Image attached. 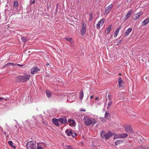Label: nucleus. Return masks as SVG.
Returning <instances> with one entry per match:
<instances>
[{
  "label": "nucleus",
  "instance_id": "nucleus-35",
  "mask_svg": "<svg viewBox=\"0 0 149 149\" xmlns=\"http://www.w3.org/2000/svg\"><path fill=\"white\" fill-rule=\"evenodd\" d=\"M66 149H72V147L71 146L69 145V146H67Z\"/></svg>",
  "mask_w": 149,
  "mask_h": 149
},
{
  "label": "nucleus",
  "instance_id": "nucleus-31",
  "mask_svg": "<svg viewBox=\"0 0 149 149\" xmlns=\"http://www.w3.org/2000/svg\"><path fill=\"white\" fill-rule=\"evenodd\" d=\"M18 5V3L17 1H15L14 3V7H16Z\"/></svg>",
  "mask_w": 149,
  "mask_h": 149
},
{
  "label": "nucleus",
  "instance_id": "nucleus-26",
  "mask_svg": "<svg viewBox=\"0 0 149 149\" xmlns=\"http://www.w3.org/2000/svg\"><path fill=\"white\" fill-rule=\"evenodd\" d=\"M110 116V114L109 113V112L107 111L104 115V118L106 119H108L109 117Z\"/></svg>",
  "mask_w": 149,
  "mask_h": 149
},
{
  "label": "nucleus",
  "instance_id": "nucleus-40",
  "mask_svg": "<svg viewBox=\"0 0 149 149\" xmlns=\"http://www.w3.org/2000/svg\"><path fill=\"white\" fill-rule=\"evenodd\" d=\"M108 10H105L104 13L107 14V13H108L109 12V11Z\"/></svg>",
  "mask_w": 149,
  "mask_h": 149
},
{
  "label": "nucleus",
  "instance_id": "nucleus-37",
  "mask_svg": "<svg viewBox=\"0 0 149 149\" xmlns=\"http://www.w3.org/2000/svg\"><path fill=\"white\" fill-rule=\"evenodd\" d=\"M113 7V5L112 4H110L109 6H108V9H109Z\"/></svg>",
  "mask_w": 149,
  "mask_h": 149
},
{
  "label": "nucleus",
  "instance_id": "nucleus-39",
  "mask_svg": "<svg viewBox=\"0 0 149 149\" xmlns=\"http://www.w3.org/2000/svg\"><path fill=\"white\" fill-rule=\"evenodd\" d=\"M80 111H86V110L83 108L80 109Z\"/></svg>",
  "mask_w": 149,
  "mask_h": 149
},
{
  "label": "nucleus",
  "instance_id": "nucleus-6",
  "mask_svg": "<svg viewBox=\"0 0 149 149\" xmlns=\"http://www.w3.org/2000/svg\"><path fill=\"white\" fill-rule=\"evenodd\" d=\"M105 21V19H102L100 21H99L98 24L96 25V27L97 29H100V26H102Z\"/></svg>",
  "mask_w": 149,
  "mask_h": 149
},
{
  "label": "nucleus",
  "instance_id": "nucleus-2",
  "mask_svg": "<svg viewBox=\"0 0 149 149\" xmlns=\"http://www.w3.org/2000/svg\"><path fill=\"white\" fill-rule=\"evenodd\" d=\"M30 77V75L27 74L23 76H17L15 79V80L18 82H25L29 80Z\"/></svg>",
  "mask_w": 149,
  "mask_h": 149
},
{
  "label": "nucleus",
  "instance_id": "nucleus-45",
  "mask_svg": "<svg viewBox=\"0 0 149 149\" xmlns=\"http://www.w3.org/2000/svg\"><path fill=\"white\" fill-rule=\"evenodd\" d=\"M74 135L76 136H77V134L76 133H74Z\"/></svg>",
  "mask_w": 149,
  "mask_h": 149
},
{
  "label": "nucleus",
  "instance_id": "nucleus-17",
  "mask_svg": "<svg viewBox=\"0 0 149 149\" xmlns=\"http://www.w3.org/2000/svg\"><path fill=\"white\" fill-rule=\"evenodd\" d=\"M132 30V28H128L125 32V36H127L129 35L130 33Z\"/></svg>",
  "mask_w": 149,
  "mask_h": 149
},
{
  "label": "nucleus",
  "instance_id": "nucleus-32",
  "mask_svg": "<svg viewBox=\"0 0 149 149\" xmlns=\"http://www.w3.org/2000/svg\"><path fill=\"white\" fill-rule=\"evenodd\" d=\"M65 39L66 40H67L68 41L71 42L72 40V38H65Z\"/></svg>",
  "mask_w": 149,
  "mask_h": 149
},
{
  "label": "nucleus",
  "instance_id": "nucleus-20",
  "mask_svg": "<svg viewBox=\"0 0 149 149\" xmlns=\"http://www.w3.org/2000/svg\"><path fill=\"white\" fill-rule=\"evenodd\" d=\"M69 122L70 123V126H73L75 123L74 120L70 119L68 120Z\"/></svg>",
  "mask_w": 149,
  "mask_h": 149
},
{
  "label": "nucleus",
  "instance_id": "nucleus-8",
  "mask_svg": "<svg viewBox=\"0 0 149 149\" xmlns=\"http://www.w3.org/2000/svg\"><path fill=\"white\" fill-rule=\"evenodd\" d=\"M40 69L36 67H34L32 68L31 70V73L32 74H34L37 72L39 71Z\"/></svg>",
  "mask_w": 149,
  "mask_h": 149
},
{
  "label": "nucleus",
  "instance_id": "nucleus-22",
  "mask_svg": "<svg viewBox=\"0 0 149 149\" xmlns=\"http://www.w3.org/2000/svg\"><path fill=\"white\" fill-rule=\"evenodd\" d=\"M142 14V13L141 12H139L138 13H137L135 15L136 18L135 19H134L136 20L139 18Z\"/></svg>",
  "mask_w": 149,
  "mask_h": 149
},
{
  "label": "nucleus",
  "instance_id": "nucleus-13",
  "mask_svg": "<svg viewBox=\"0 0 149 149\" xmlns=\"http://www.w3.org/2000/svg\"><path fill=\"white\" fill-rule=\"evenodd\" d=\"M52 121L53 123L56 126H59V124L58 122V119H55V118H53L52 119Z\"/></svg>",
  "mask_w": 149,
  "mask_h": 149
},
{
  "label": "nucleus",
  "instance_id": "nucleus-43",
  "mask_svg": "<svg viewBox=\"0 0 149 149\" xmlns=\"http://www.w3.org/2000/svg\"><path fill=\"white\" fill-rule=\"evenodd\" d=\"M17 65L18 66H23V65H20L19 64H17Z\"/></svg>",
  "mask_w": 149,
  "mask_h": 149
},
{
  "label": "nucleus",
  "instance_id": "nucleus-16",
  "mask_svg": "<svg viewBox=\"0 0 149 149\" xmlns=\"http://www.w3.org/2000/svg\"><path fill=\"white\" fill-rule=\"evenodd\" d=\"M136 149H149V147L145 146H140L136 147Z\"/></svg>",
  "mask_w": 149,
  "mask_h": 149
},
{
  "label": "nucleus",
  "instance_id": "nucleus-7",
  "mask_svg": "<svg viewBox=\"0 0 149 149\" xmlns=\"http://www.w3.org/2000/svg\"><path fill=\"white\" fill-rule=\"evenodd\" d=\"M82 28L81 30V34L82 36H83L85 33L86 31V26L84 22L82 24Z\"/></svg>",
  "mask_w": 149,
  "mask_h": 149
},
{
  "label": "nucleus",
  "instance_id": "nucleus-29",
  "mask_svg": "<svg viewBox=\"0 0 149 149\" xmlns=\"http://www.w3.org/2000/svg\"><path fill=\"white\" fill-rule=\"evenodd\" d=\"M8 144L11 146L12 148L14 149L16 148V147L13 145V143L11 141H8Z\"/></svg>",
  "mask_w": 149,
  "mask_h": 149
},
{
  "label": "nucleus",
  "instance_id": "nucleus-28",
  "mask_svg": "<svg viewBox=\"0 0 149 149\" xmlns=\"http://www.w3.org/2000/svg\"><path fill=\"white\" fill-rule=\"evenodd\" d=\"M122 141L121 140H117L115 143V145H118L121 143H122Z\"/></svg>",
  "mask_w": 149,
  "mask_h": 149
},
{
  "label": "nucleus",
  "instance_id": "nucleus-9",
  "mask_svg": "<svg viewBox=\"0 0 149 149\" xmlns=\"http://www.w3.org/2000/svg\"><path fill=\"white\" fill-rule=\"evenodd\" d=\"M110 96L111 95H108V98L109 99V101L108 103V106L107 107V109H108L111 107L112 104V100Z\"/></svg>",
  "mask_w": 149,
  "mask_h": 149
},
{
  "label": "nucleus",
  "instance_id": "nucleus-10",
  "mask_svg": "<svg viewBox=\"0 0 149 149\" xmlns=\"http://www.w3.org/2000/svg\"><path fill=\"white\" fill-rule=\"evenodd\" d=\"M58 121L61 124H65L67 123V120L65 118H61L58 119Z\"/></svg>",
  "mask_w": 149,
  "mask_h": 149
},
{
  "label": "nucleus",
  "instance_id": "nucleus-14",
  "mask_svg": "<svg viewBox=\"0 0 149 149\" xmlns=\"http://www.w3.org/2000/svg\"><path fill=\"white\" fill-rule=\"evenodd\" d=\"M149 22V17L142 22V25L144 26L146 25V24H148Z\"/></svg>",
  "mask_w": 149,
  "mask_h": 149
},
{
  "label": "nucleus",
  "instance_id": "nucleus-36",
  "mask_svg": "<svg viewBox=\"0 0 149 149\" xmlns=\"http://www.w3.org/2000/svg\"><path fill=\"white\" fill-rule=\"evenodd\" d=\"M90 16L89 17V20L90 21H91L92 20V14L91 13L90 14Z\"/></svg>",
  "mask_w": 149,
  "mask_h": 149
},
{
  "label": "nucleus",
  "instance_id": "nucleus-5",
  "mask_svg": "<svg viewBox=\"0 0 149 149\" xmlns=\"http://www.w3.org/2000/svg\"><path fill=\"white\" fill-rule=\"evenodd\" d=\"M124 127L125 131L127 132H133L132 127L130 125H126Z\"/></svg>",
  "mask_w": 149,
  "mask_h": 149
},
{
  "label": "nucleus",
  "instance_id": "nucleus-41",
  "mask_svg": "<svg viewBox=\"0 0 149 149\" xmlns=\"http://www.w3.org/2000/svg\"><path fill=\"white\" fill-rule=\"evenodd\" d=\"M17 64H17V63H15V64L14 63V65H13V66H17Z\"/></svg>",
  "mask_w": 149,
  "mask_h": 149
},
{
  "label": "nucleus",
  "instance_id": "nucleus-1",
  "mask_svg": "<svg viewBox=\"0 0 149 149\" xmlns=\"http://www.w3.org/2000/svg\"><path fill=\"white\" fill-rule=\"evenodd\" d=\"M83 121L84 124L87 126L94 125L97 122L95 120L92 118H90L87 116L84 117Z\"/></svg>",
  "mask_w": 149,
  "mask_h": 149
},
{
  "label": "nucleus",
  "instance_id": "nucleus-25",
  "mask_svg": "<svg viewBox=\"0 0 149 149\" xmlns=\"http://www.w3.org/2000/svg\"><path fill=\"white\" fill-rule=\"evenodd\" d=\"M120 134H118L114 135L113 139H120Z\"/></svg>",
  "mask_w": 149,
  "mask_h": 149
},
{
  "label": "nucleus",
  "instance_id": "nucleus-33",
  "mask_svg": "<svg viewBox=\"0 0 149 149\" xmlns=\"http://www.w3.org/2000/svg\"><path fill=\"white\" fill-rule=\"evenodd\" d=\"M14 65V63H8L7 64L5 65H11L13 66Z\"/></svg>",
  "mask_w": 149,
  "mask_h": 149
},
{
  "label": "nucleus",
  "instance_id": "nucleus-11",
  "mask_svg": "<svg viewBox=\"0 0 149 149\" xmlns=\"http://www.w3.org/2000/svg\"><path fill=\"white\" fill-rule=\"evenodd\" d=\"M118 84L119 85V88L123 87V82L121 77H119L118 79Z\"/></svg>",
  "mask_w": 149,
  "mask_h": 149
},
{
  "label": "nucleus",
  "instance_id": "nucleus-46",
  "mask_svg": "<svg viewBox=\"0 0 149 149\" xmlns=\"http://www.w3.org/2000/svg\"><path fill=\"white\" fill-rule=\"evenodd\" d=\"M58 4H57L56 5V8H57V9H58Z\"/></svg>",
  "mask_w": 149,
  "mask_h": 149
},
{
  "label": "nucleus",
  "instance_id": "nucleus-19",
  "mask_svg": "<svg viewBox=\"0 0 149 149\" xmlns=\"http://www.w3.org/2000/svg\"><path fill=\"white\" fill-rule=\"evenodd\" d=\"M120 139H124L127 137L128 135L125 133L120 134Z\"/></svg>",
  "mask_w": 149,
  "mask_h": 149
},
{
  "label": "nucleus",
  "instance_id": "nucleus-51",
  "mask_svg": "<svg viewBox=\"0 0 149 149\" xmlns=\"http://www.w3.org/2000/svg\"><path fill=\"white\" fill-rule=\"evenodd\" d=\"M107 99H106V101H107Z\"/></svg>",
  "mask_w": 149,
  "mask_h": 149
},
{
  "label": "nucleus",
  "instance_id": "nucleus-21",
  "mask_svg": "<svg viewBox=\"0 0 149 149\" xmlns=\"http://www.w3.org/2000/svg\"><path fill=\"white\" fill-rule=\"evenodd\" d=\"M46 93L47 97L50 98L51 97L52 93L51 91L48 90L46 91Z\"/></svg>",
  "mask_w": 149,
  "mask_h": 149
},
{
  "label": "nucleus",
  "instance_id": "nucleus-50",
  "mask_svg": "<svg viewBox=\"0 0 149 149\" xmlns=\"http://www.w3.org/2000/svg\"><path fill=\"white\" fill-rule=\"evenodd\" d=\"M49 65V63H47V64H46V65L47 66L48 65Z\"/></svg>",
  "mask_w": 149,
  "mask_h": 149
},
{
  "label": "nucleus",
  "instance_id": "nucleus-30",
  "mask_svg": "<svg viewBox=\"0 0 149 149\" xmlns=\"http://www.w3.org/2000/svg\"><path fill=\"white\" fill-rule=\"evenodd\" d=\"M21 40L23 42H26L28 40L26 38L24 37H21Z\"/></svg>",
  "mask_w": 149,
  "mask_h": 149
},
{
  "label": "nucleus",
  "instance_id": "nucleus-12",
  "mask_svg": "<svg viewBox=\"0 0 149 149\" xmlns=\"http://www.w3.org/2000/svg\"><path fill=\"white\" fill-rule=\"evenodd\" d=\"M44 144L42 143H38L36 145L37 149H43L42 147Z\"/></svg>",
  "mask_w": 149,
  "mask_h": 149
},
{
  "label": "nucleus",
  "instance_id": "nucleus-49",
  "mask_svg": "<svg viewBox=\"0 0 149 149\" xmlns=\"http://www.w3.org/2000/svg\"><path fill=\"white\" fill-rule=\"evenodd\" d=\"M2 100V98H0V101H1Z\"/></svg>",
  "mask_w": 149,
  "mask_h": 149
},
{
  "label": "nucleus",
  "instance_id": "nucleus-15",
  "mask_svg": "<svg viewBox=\"0 0 149 149\" xmlns=\"http://www.w3.org/2000/svg\"><path fill=\"white\" fill-rule=\"evenodd\" d=\"M121 26H119L116 30V31L114 33V37L115 38H116L117 35L118 34V33L120 31V30L121 29Z\"/></svg>",
  "mask_w": 149,
  "mask_h": 149
},
{
  "label": "nucleus",
  "instance_id": "nucleus-24",
  "mask_svg": "<svg viewBox=\"0 0 149 149\" xmlns=\"http://www.w3.org/2000/svg\"><path fill=\"white\" fill-rule=\"evenodd\" d=\"M79 98L80 100H82L84 97V93L83 90L81 91L79 93Z\"/></svg>",
  "mask_w": 149,
  "mask_h": 149
},
{
  "label": "nucleus",
  "instance_id": "nucleus-23",
  "mask_svg": "<svg viewBox=\"0 0 149 149\" xmlns=\"http://www.w3.org/2000/svg\"><path fill=\"white\" fill-rule=\"evenodd\" d=\"M112 26V25H109V26L107 28V29L105 31V32L106 33H108L110 32V31L111 29Z\"/></svg>",
  "mask_w": 149,
  "mask_h": 149
},
{
  "label": "nucleus",
  "instance_id": "nucleus-34",
  "mask_svg": "<svg viewBox=\"0 0 149 149\" xmlns=\"http://www.w3.org/2000/svg\"><path fill=\"white\" fill-rule=\"evenodd\" d=\"M100 119L102 121L104 122H106L105 120L103 118H100Z\"/></svg>",
  "mask_w": 149,
  "mask_h": 149
},
{
  "label": "nucleus",
  "instance_id": "nucleus-47",
  "mask_svg": "<svg viewBox=\"0 0 149 149\" xmlns=\"http://www.w3.org/2000/svg\"><path fill=\"white\" fill-rule=\"evenodd\" d=\"M98 99V97H96L95 98V100H97Z\"/></svg>",
  "mask_w": 149,
  "mask_h": 149
},
{
  "label": "nucleus",
  "instance_id": "nucleus-48",
  "mask_svg": "<svg viewBox=\"0 0 149 149\" xmlns=\"http://www.w3.org/2000/svg\"><path fill=\"white\" fill-rule=\"evenodd\" d=\"M119 75H120V76H121L122 75V74H121V73H119Z\"/></svg>",
  "mask_w": 149,
  "mask_h": 149
},
{
  "label": "nucleus",
  "instance_id": "nucleus-42",
  "mask_svg": "<svg viewBox=\"0 0 149 149\" xmlns=\"http://www.w3.org/2000/svg\"><path fill=\"white\" fill-rule=\"evenodd\" d=\"M94 97V95H91L90 97V99H92Z\"/></svg>",
  "mask_w": 149,
  "mask_h": 149
},
{
  "label": "nucleus",
  "instance_id": "nucleus-38",
  "mask_svg": "<svg viewBox=\"0 0 149 149\" xmlns=\"http://www.w3.org/2000/svg\"><path fill=\"white\" fill-rule=\"evenodd\" d=\"M36 0H30L31 3L32 4L35 3Z\"/></svg>",
  "mask_w": 149,
  "mask_h": 149
},
{
  "label": "nucleus",
  "instance_id": "nucleus-18",
  "mask_svg": "<svg viewBox=\"0 0 149 149\" xmlns=\"http://www.w3.org/2000/svg\"><path fill=\"white\" fill-rule=\"evenodd\" d=\"M65 133L68 136H70L72 134V132L71 130L67 129L65 131Z\"/></svg>",
  "mask_w": 149,
  "mask_h": 149
},
{
  "label": "nucleus",
  "instance_id": "nucleus-44",
  "mask_svg": "<svg viewBox=\"0 0 149 149\" xmlns=\"http://www.w3.org/2000/svg\"><path fill=\"white\" fill-rule=\"evenodd\" d=\"M70 135L72 137H74V136L73 134H71Z\"/></svg>",
  "mask_w": 149,
  "mask_h": 149
},
{
  "label": "nucleus",
  "instance_id": "nucleus-27",
  "mask_svg": "<svg viewBox=\"0 0 149 149\" xmlns=\"http://www.w3.org/2000/svg\"><path fill=\"white\" fill-rule=\"evenodd\" d=\"M132 13L131 11H129L125 15V17H126V19L128 18L131 15Z\"/></svg>",
  "mask_w": 149,
  "mask_h": 149
},
{
  "label": "nucleus",
  "instance_id": "nucleus-4",
  "mask_svg": "<svg viewBox=\"0 0 149 149\" xmlns=\"http://www.w3.org/2000/svg\"><path fill=\"white\" fill-rule=\"evenodd\" d=\"M100 135L102 138H105L107 139H108L112 136V134L110 132H109L108 133H106L104 131H102L101 132Z\"/></svg>",
  "mask_w": 149,
  "mask_h": 149
},
{
  "label": "nucleus",
  "instance_id": "nucleus-3",
  "mask_svg": "<svg viewBox=\"0 0 149 149\" xmlns=\"http://www.w3.org/2000/svg\"><path fill=\"white\" fill-rule=\"evenodd\" d=\"M26 146L27 149H37L36 143L32 141L28 142Z\"/></svg>",
  "mask_w": 149,
  "mask_h": 149
}]
</instances>
